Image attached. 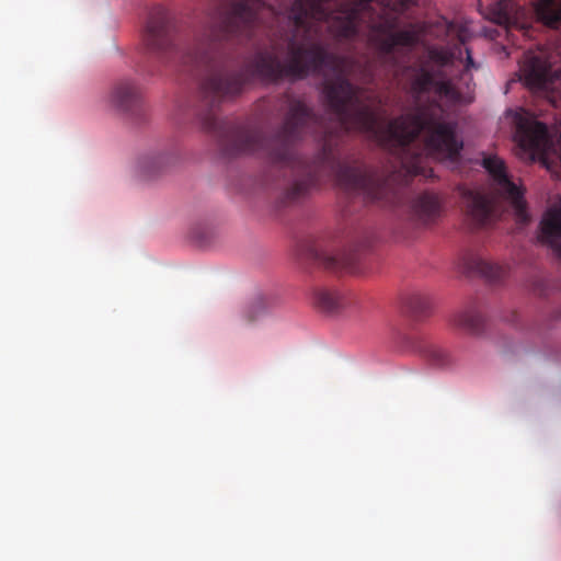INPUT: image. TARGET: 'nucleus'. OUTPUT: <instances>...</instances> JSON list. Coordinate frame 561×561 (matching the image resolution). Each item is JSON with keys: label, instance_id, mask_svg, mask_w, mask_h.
I'll return each mask as SVG.
<instances>
[{"label": "nucleus", "instance_id": "1", "mask_svg": "<svg viewBox=\"0 0 561 561\" xmlns=\"http://www.w3.org/2000/svg\"><path fill=\"white\" fill-rule=\"evenodd\" d=\"M320 123V116L304 100L287 95V112L277 133L278 146L272 151L273 161L289 168L294 174L291 185L284 193V203H295L323 180H334L348 194L382 206L394 205L399 201V183L405 181L400 173L385 174L362 162H343L331 138L324 140L310 161L294 150V145Z\"/></svg>", "mask_w": 561, "mask_h": 561}, {"label": "nucleus", "instance_id": "2", "mask_svg": "<svg viewBox=\"0 0 561 561\" xmlns=\"http://www.w3.org/2000/svg\"><path fill=\"white\" fill-rule=\"evenodd\" d=\"M173 13L161 5L154 7L146 26L144 41L158 55L174 53L192 71L204 72L198 85L202 110L197 119L204 133L215 139L220 156L226 161L243 157L245 150V124L242 117L218 118L215 111L221 104L242 93L245 83V62L218 56L213 48L202 47L186 54L180 53L174 41Z\"/></svg>", "mask_w": 561, "mask_h": 561}, {"label": "nucleus", "instance_id": "3", "mask_svg": "<svg viewBox=\"0 0 561 561\" xmlns=\"http://www.w3.org/2000/svg\"><path fill=\"white\" fill-rule=\"evenodd\" d=\"M507 115L512 119L514 140L518 146L531 158L538 156L543 159L552 146L547 125L538 122L534 114L524 108L508 111Z\"/></svg>", "mask_w": 561, "mask_h": 561}, {"label": "nucleus", "instance_id": "4", "mask_svg": "<svg viewBox=\"0 0 561 561\" xmlns=\"http://www.w3.org/2000/svg\"><path fill=\"white\" fill-rule=\"evenodd\" d=\"M482 165L492 176L497 193L507 199L519 224L526 225L530 217L527 211L524 193L508 176L505 163L496 156L484 157Z\"/></svg>", "mask_w": 561, "mask_h": 561}, {"label": "nucleus", "instance_id": "5", "mask_svg": "<svg viewBox=\"0 0 561 561\" xmlns=\"http://www.w3.org/2000/svg\"><path fill=\"white\" fill-rule=\"evenodd\" d=\"M218 32L216 41L239 37L245 27V0H220Z\"/></svg>", "mask_w": 561, "mask_h": 561}, {"label": "nucleus", "instance_id": "6", "mask_svg": "<svg viewBox=\"0 0 561 561\" xmlns=\"http://www.w3.org/2000/svg\"><path fill=\"white\" fill-rule=\"evenodd\" d=\"M110 103L130 118H138L142 114L141 93L131 80H122L114 85L110 94Z\"/></svg>", "mask_w": 561, "mask_h": 561}, {"label": "nucleus", "instance_id": "7", "mask_svg": "<svg viewBox=\"0 0 561 561\" xmlns=\"http://www.w3.org/2000/svg\"><path fill=\"white\" fill-rule=\"evenodd\" d=\"M310 257L330 272L356 273L358 270L359 254L354 251L332 253L313 248L310 250Z\"/></svg>", "mask_w": 561, "mask_h": 561}, {"label": "nucleus", "instance_id": "8", "mask_svg": "<svg viewBox=\"0 0 561 561\" xmlns=\"http://www.w3.org/2000/svg\"><path fill=\"white\" fill-rule=\"evenodd\" d=\"M462 199L468 217L478 226H484L494 218L493 199L480 192L466 190Z\"/></svg>", "mask_w": 561, "mask_h": 561}, {"label": "nucleus", "instance_id": "9", "mask_svg": "<svg viewBox=\"0 0 561 561\" xmlns=\"http://www.w3.org/2000/svg\"><path fill=\"white\" fill-rule=\"evenodd\" d=\"M278 305L279 298L272 291L254 290L248 306V323H256L265 319Z\"/></svg>", "mask_w": 561, "mask_h": 561}, {"label": "nucleus", "instance_id": "10", "mask_svg": "<svg viewBox=\"0 0 561 561\" xmlns=\"http://www.w3.org/2000/svg\"><path fill=\"white\" fill-rule=\"evenodd\" d=\"M412 213L415 219L423 225L435 222L442 213V202L438 195L431 192L420 194L412 203Z\"/></svg>", "mask_w": 561, "mask_h": 561}, {"label": "nucleus", "instance_id": "11", "mask_svg": "<svg viewBox=\"0 0 561 561\" xmlns=\"http://www.w3.org/2000/svg\"><path fill=\"white\" fill-rule=\"evenodd\" d=\"M453 323L467 333L480 334L484 329V317L478 308L468 307L453 317Z\"/></svg>", "mask_w": 561, "mask_h": 561}, {"label": "nucleus", "instance_id": "12", "mask_svg": "<svg viewBox=\"0 0 561 561\" xmlns=\"http://www.w3.org/2000/svg\"><path fill=\"white\" fill-rule=\"evenodd\" d=\"M488 9L490 20L499 25L508 26L515 21L519 7L514 0H494Z\"/></svg>", "mask_w": 561, "mask_h": 561}, {"label": "nucleus", "instance_id": "13", "mask_svg": "<svg viewBox=\"0 0 561 561\" xmlns=\"http://www.w3.org/2000/svg\"><path fill=\"white\" fill-rule=\"evenodd\" d=\"M469 268L493 283L502 280L507 274L506 267L483 257H473L469 263Z\"/></svg>", "mask_w": 561, "mask_h": 561}, {"label": "nucleus", "instance_id": "14", "mask_svg": "<svg viewBox=\"0 0 561 561\" xmlns=\"http://www.w3.org/2000/svg\"><path fill=\"white\" fill-rule=\"evenodd\" d=\"M313 305L324 311L334 312L341 306V295L333 289L316 288L312 295Z\"/></svg>", "mask_w": 561, "mask_h": 561}, {"label": "nucleus", "instance_id": "15", "mask_svg": "<svg viewBox=\"0 0 561 561\" xmlns=\"http://www.w3.org/2000/svg\"><path fill=\"white\" fill-rule=\"evenodd\" d=\"M403 304L407 311L415 318L426 316L432 306L430 296L420 291L407 295Z\"/></svg>", "mask_w": 561, "mask_h": 561}, {"label": "nucleus", "instance_id": "16", "mask_svg": "<svg viewBox=\"0 0 561 561\" xmlns=\"http://www.w3.org/2000/svg\"><path fill=\"white\" fill-rule=\"evenodd\" d=\"M425 356H426L427 360L433 366H436L439 368L449 367L454 364V359H453V356L450 355V353L442 346H437V345L428 346L425 350Z\"/></svg>", "mask_w": 561, "mask_h": 561}, {"label": "nucleus", "instance_id": "17", "mask_svg": "<svg viewBox=\"0 0 561 561\" xmlns=\"http://www.w3.org/2000/svg\"><path fill=\"white\" fill-rule=\"evenodd\" d=\"M402 168L410 175H419L424 173V168L422 165V154L414 153L411 159L407 157H402L401 159Z\"/></svg>", "mask_w": 561, "mask_h": 561}, {"label": "nucleus", "instance_id": "18", "mask_svg": "<svg viewBox=\"0 0 561 561\" xmlns=\"http://www.w3.org/2000/svg\"><path fill=\"white\" fill-rule=\"evenodd\" d=\"M230 190L237 194L242 195V193H243L242 180H240L237 184H230Z\"/></svg>", "mask_w": 561, "mask_h": 561}, {"label": "nucleus", "instance_id": "19", "mask_svg": "<svg viewBox=\"0 0 561 561\" xmlns=\"http://www.w3.org/2000/svg\"><path fill=\"white\" fill-rule=\"evenodd\" d=\"M248 1V23L250 22V18H251V12H250V3H251V0H247Z\"/></svg>", "mask_w": 561, "mask_h": 561}, {"label": "nucleus", "instance_id": "20", "mask_svg": "<svg viewBox=\"0 0 561 561\" xmlns=\"http://www.w3.org/2000/svg\"><path fill=\"white\" fill-rule=\"evenodd\" d=\"M162 159H163L162 157L156 158V159L152 161V163H153L154 165H157V164H159V165H160V163H161Z\"/></svg>", "mask_w": 561, "mask_h": 561}]
</instances>
